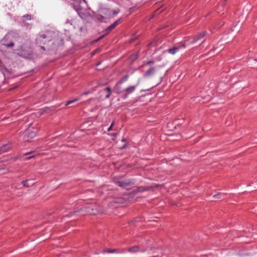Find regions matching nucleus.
Returning a JSON list of instances; mask_svg holds the SVG:
<instances>
[{"label": "nucleus", "mask_w": 257, "mask_h": 257, "mask_svg": "<svg viewBox=\"0 0 257 257\" xmlns=\"http://www.w3.org/2000/svg\"><path fill=\"white\" fill-rule=\"evenodd\" d=\"M2 169H3L2 168H0V170H2Z\"/></svg>", "instance_id": "nucleus-38"}, {"label": "nucleus", "mask_w": 257, "mask_h": 257, "mask_svg": "<svg viewBox=\"0 0 257 257\" xmlns=\"http://www.w3.org/2000/svg\"><path fill=\"white\" fill-rule=\"evenodd\" d=\"M87 214L90 215H94L96 213V210H95L92 207V206H89L85 208Z\"/></svg>", "instance_id": "nucleus-14"}, {"label": "nucleus", "mask_w": 257, "mask_h": 257, "mask_svg": "<svg viewBox=\"0 0 257 257\" xmlns=\"http://www.w3.org/2000/svg\"><path fill=\"white\" fill-rule=\"evenodd\" d=\"M80 98H76L73 100H69L67 102L66 104V105H68L70 104H72L75 102H76L77 101H78L79 100H80Z\"/></svg>", "instance_id": "nucleus-21"}, {"label": "nucleus", "mask_w": 257, "mask_h": 257, "mask_svg": "<svg viewBox=\"0 0 257 257\" xmlns=\"http://www.w3.org/2000/svg\"><path fill=\"white\" fill-rule=\"evenodd\" d=\"M11 146L9 144H5L0 147V155L9 151L11 149Z\"/></svg>", "instance_id": "nucleus-12"}, {"label": "nucleus", "mask_w": 257, "mask_h": 257, "mask_svg": "<svg viewBox=\"0 0 257 257\" xmlns=\"http://www.w3.org/2000/svg\"><path fill=\"white\" fill-rule=\"evenodd\" d=\"M116 135V134H113L112 135V136H115Z\"/></svg>", "instance_id": "nucleus-37"}, {"label": "nucleus", "mask_w": 257, "mask_h": 257, "mask_svg": "<svg viewBox=\"0 0 257 257\" xmlns=\"http://www.w3.org/2000/svg\"><path fill=\"white\" fill-rule=\"evenodd\" d=\"M13 36L12 38L13 41H15L20 44L21 45L24 43V37L23 36L19 35L16 33H11Z\"/></svg>", "instance_id": "nucleus-8"}, {"label": "nucleus", "mask_w": 257, "mask_h": 257, "mask_svg": "<svg viewBox=\"0 0 257 257\" xmlns=\"http://www.w3.org/2000/svg\"><path fill=\"white\" fill-rule=\"evenodd\" d=\"M206 34V31H203L201 33H200L197 36L195 37L193 40L191 42V44H194L197 42L198 41L201 40L202 38L204 37V36Z\"/></svg>", "instance_id": "nucleus-10"}, {"label": "nucleus", "mask_w": 257, "mask_h": 257, "mask_svg": "<svg viewBox=\"0 0 257 257\" xmlns=\"http://www.w3.org/2000/svg\"><path fill=\"white\" fill-rule=\"evenodd\" d=\"M56 34L54 31L47 30L44 33H39L36 39V44L39 46L45 44L55 38Z\"/></svg>", "instance_id": "nucleus-1"}, {"label": "nucleus", "mask_w": 257, "mask_h": 257, "mask_svg": "<svg viewBox=\"0 0 257 257\" xmlns=\"http://www.w3.org/2000/svg\"><path fill=\"white\" fill-rule=\"evenodd\" d=\"M89 91L84 92H83V93L82 94V95H87V94H89Z\"/></svg>", "instance_id": "nucleus-34"}, {"label": "nucleus", "mask_w": 257, "mask_h": 257, "mask_svg": "<svg viewBox=\"0 0 257 257\" xmlns=\"http://www.w3.org/2000/svg\"><path fill=\"white\" fill-rule=\"evenodd\" d=\"M119 12V11L117 10V11H113V15H117Z\"/></svg>", "instance_id": "nucleus-30"}, {"label": "nucleus", "mask_w": 257, "mask_h": 257, "mask_svg": "<svg viewBox=\"0 0 257 257\" xmlns=\"http://www.w3.org/2000/svg\"><path fill=\"white\" fill-rule=\"evenodd\" d=\"M12 36L11 33L7 34L2 41L3 45L8 48L13 47L14 43L12 38Z\"/></svg>", "instance_id": "nucleus-4"}, {"label": "nucleus", "mask_w": 257, "mask_h": 257, "mask_svg": "<svg viewBox=\"0 0 257 257\" xmlns=\"http://www.w3.org/2000/svg\"><path fill=\"white\" fill-rule=\"evenodd\" d=\"M114 124H115V121H113L111 122V123L110 125L109 126V127L107 129V131L108 132H109V131H111L112 130V127H113V125H114Z\"/></svg>", "instance_id": "nucleus-27"}, {"label": "nucleus", "mask_w": 257, "mask_h": 257, "mask_svg": "<svg viewBox=\"0 0 257 257\" xmlns=\"http://www.w3.org/2000/svg\"><path fill=\"white\" fill-rule=\"evenodd\" d=\"M106 12L107 13H109V15H110V11L109 10H106Z\"/></svg>", "instance_id": "nucleus-36"}, {"label": "nucleus", "mask_w": 257, "mask_h": 257, "mask_svg": "<svg viewBox=\"0 0 257 257\" xmlns=\"http://www.w3.org/2000/svg\"><path fill=\"white\" fill-rule=\"evenodd\" d=\"M114 182L118 186L122 188H125L126 187L132 184V182L128 180H122L118 179H114Z\"/></svg>", "instance_id": "nucleus-6"}, {"label": "nucleus", "mask_w": 257, "mask_h": 257, "mask_svg": "<svg viewBox=\"0 0 257 257\" xmlns=\"http://www.w3.org/2000/svg\"><path fill=\"white\" fill-rule=\"evenodd\" d=\"M35 136V134L33 132H32L31 133H30L29 136H30V137L31 138H33V137H34Z\"/></svg>", "instance_id": "nucleus-28"}, {"label": "nucleus", "mask_w": 257, "mask_h": 257, "mask_svg": "<svg viewBox=\"0 0 257 257\" xmlns=\"http://www.w3.org/2000/svg\"><path fill=\"white\" fill-rule=\"evenodd\" d=\"M31 154H33V155L27 157L26 158V160H30L31 158H33L35 155H37V153L36 152V151H32L29 153H27L25 154L24 155L27 156V155H29Z\"/></svg>", "instance_id": "nucleus-16"}, {"label": "nucleus", "mask_w": 257, "mask_h": 257, "mask_svg": "<svg viewBox=\"0 0 257 257\" xmlns=\"http://www.w3.org/2000/svg\"><path fill=\"white\" fill-rule=\"evenodd\" d=\"M139 82H138L137 84L134 86H131L127 87L123 90V93L121 94V97L123 99H125L127 98L128 94L133 93L136 89V87L139 85Z\"/></svg>", "instance_id": "nucleus-5"}, {"label": "nucleus", "mask_w": 257, "mask_h": 257, "mask_svg": "<svg viewBox=\"0 0 257 257\" xmlns=\"http://www.w3.org/2000/svg\"><path fill=\"white\" fill-rule=\"evenodd\" d=\"M121 19H119L113 23L108 26L106 29L103 30V32L104 34L101 37H99L96 41L101 40L104 36L108 35L113 29H114L118 24L121 23Z\"/></svg>", "instance_id": "nucleus-3"}, {"label": "nucleus", "mask_w": 257, "mask_h": 257, "mask_svg": "<svg viewBox=\"0 0 257 257\" xmlns=\"http://www.w3.org/2000/svg\"><path fill=\"white\" fill-rule=\"evenodd\" d=\"M155 73V69L153 67H150L144 74L145 77H150L152 76Z\"/></svg>", "instance_id": "nucleus-11"}, {"label": "nucleus", "mask_w": 257, "mask_h": 257, "mask_svg": "<svg viewBox=\"0 0 257 257\" xmlns=\"http://www.w3.org/2000/svg\"><path fill=\"white\" fill-rule=\"evenodd\" d=\"M148 190V188H146V187H143V186H141V187H139V188H138L137 191L138 192H144L145 191H147Z\"/></svg>", "instance_id": "nucleus-24"}, {"label": "nucleus", "mask_w": 257, "mask_h": 257, "mask_svg": "<svg viewBox=\"0 0 257 257\" xmlns=\"http://www.w3.org/2000/svg\"><path fill=\"white\" fill-rule=\"evenodd\" d=\"M73 8L76 11V12L80 11L82 8L80 5L78 4L73 5Z\"/></svg>", "instance_id": "nucleus-20"}, {"label": "nucleus", "mask_w": 257, "mask_h": 257, "mask_svg": "<svg viewBox=\"0 0 257 257\" xmlns=\"http://www.w3.org/2000/svg\"><path fill=\"white\" fill-rule=\"evenodd\" d=\"M185 47V45H180L179 46H174L172 48H170L168 49L167 51L169 53L174 55L181 48H184Z\"/></svg>", "instance_id": "nucleus-9"}, {"label": "nucleus", "mask_w": 257, "mask_h": 257, "mask_svg": "<svg viewBox=\"0 0 257 257\" xmlns=\"http://www.w3.org/2000/svg\"><path fill=\"white\" fill-rule=\"evenodd\" d=\"M102 253H118V250L117 249H106L102 251Z\"/></svg>", "instance_id": "nucleus-17"}, {"label": "nucleus", "mask_w": 257, "mask_h": 257, "mask_svg": "<svg viewBox=\"0 0 257 257\" xmlns=\"http://www.w3.org/2000/svg\"><path fill=\"white\" fill-rule=\"evenodd\" d=\"M41 48V49H42L43 50H45V48L44 47V46H42V45H41V46H39Z\"/></svg>", "instance_id": "nucleus-33"}, {"label": "nucleus", "mask_w": 257, "mask_h": 257, "mask_svg": "<svg viewBox=\"0 0 257 257\" xmlns=\"http://www.w3.org/2000/svg\"><path fill=\"white\" fill-rule=\"evenodd\" d=\"M138 56V54L137 53H134L130 56V60L132 61H134L135 60H136L137 59Z\"/></svg>", "instance_id": "nucleus-22"}, {"label": "nucleus", "mask_w": 257, "mask_h": 257, "mask_svg": "<svg viewBox=\"0 0 257 257\" xmlns=\"http://www.w3.org/2000/svg\"><path fill=\"white\" fill-rule=\"evenodd\" d=\"M147 248H144L142 245H135L130 247L127 249V251L132 253H135L139 251L144 252L147 250Z\"/></svg>", "instance_id": "nucleus-7"}, {"label": "nucleus", "mask_w": 257, "mask_h": 257, "mask_svg": "<svg viewBox=\"0 0 257 257\" xmlns=\"http://www.w3.org/2000/svg\"><path fill=\"white\" fill-rule=\"evenodd\" d=\"M154 63V61H149L148 62H147V64L148 65H151V64H153Z\"/></svg>", "instance_id": "nucleus-31"}, {"label": "nucleus", "mask_w": 257, "mask_h": 257, "mask_svg": "<svg viewBox=\"0 0 257 257\" xmlns=\"http://www.w3.org/2000/svg\"><path fill=\"white\" fill-rule=\"evenodd\" d=\"M222 195V194L221 193H217V194L213 195V198H216V199H221Z\"/></svg>", "instance_id": "nucleus-25"}, {"label": "nucleus", "mask_w": 257, "mask_h": 257, "mask_svg": "<svg viewBox=\"0 0 257 257\" xmlns=\"http://www.w3.org/2000/svg\"><path fill=\"white\" fill-rule=\"evenodd\" d=\"M96 18L97 19L101 22H104V20L105 19V18L103 16H102V15H98L96 17Z\"/></svg>", "instance_id": "nucleus-23"}, {"label": "nucleus", "mask_w": 257, "mask_h": 257, "mask_svg": "<svg viewBox=\"0 0 257 257\" xmlns=\"http://www.w3.org/2000/svg\"><path fill=\"white\" fill-rule=\"evenodd\" d=\"M83 10L82 9V8H81L80 11H79L77 12V14L79 15V16L82 18L84 16V14L83 13Z\"/></svg>", "instance_id": "nucleus-26"}, {"label": "nucleus", "mask_w": 257, "mask_h": 257, "mask_svg": "<svg viewBox=\"0 0 257 257\" xmlns=\"http://www.w3.org/2000/svg\"><path fill=\"white\" fill-rule=\"evenodd\" d=\"M101 92L102 93H106V95L105 96V98L106 99L108 98L111 94V90L109 87H105L103 89L101 90Z\"/></svg>", "instance_id": "nucleus-13"}, {"label": "nucleus", "mask_w": 257, "mask_h": 257, "mask_svg": "<svg viewBox=\"0 0 257 257\" xmlns=\"http://www.w3.org/2000/svg\"><path fill=\"white\" fill-rule=\"evenodd\" d=\"M28 180H23L22 182V183L23 184V186L25 187H30L31 186H32L34 183L30 184L28 183Z\"/></svg>", "instance_id": "nucleus-19"}, {"label": "nucleus", "mask_w": 257, "mask_h": 257, "mask_svg": "<svg viewBox=\"0 0 257 257\" xmlns=\"http://www.w3.org/2000/svg\"><path fill=\"white\" fill-rule=\"evenodd\" d=\"M128 76L127 75H126L122 78H121L117 83H118V84H121L122 83L126 81L128 79Z\"/></svg>", "instance_id": "nucleus-18"}, {"label": "nucleus", "mask_w": 257, "mask_h": 257, "mask_svg": "<svg viewBox=\"0 0 257 257\" xmlns=\"http://www.w3.org/2000/svg\"><path fill=\"white\" fill-rule=\"evenodd\" d=\"M97 51V50H95V51H93L92 52V55H94L96 53Z\"/></svg>", "instance_id": "nucleus-35"}, {"label": "nucleus", "mask_w": 257, "mask_h": 257, "mask_svg": "<svg viewBox=\"0 0 257 257\" xmlns=\"http://www.w3.org/2000/svg\"><path fill=\"white\" fill-rule=\"evenodd\" d=\"M24 17L26 18L27 20H31V16L30 15H27L26 16H25Z\"/></svg>", "instance_id": "nucleus-29"}, {"label": "nucleus", "mask_w": 257, "mask_h": 257, "mask_svg": "<svg viewBox=\"0 0 257 257\" xmlns=\"http://www.w3.org/2000/svg\"><path fill=\"white\" fill-rule=\"evenodd\" d=\"M18 54L26 59H30L33 57L31 49L30 47L24 48L22 45H20V48L18 49Z\"/></svg>", "instance_id": "nucleus-2"}, {"label": "nucleus", "mask_w": 257, "mask_h": 257, "mask_svg": "<svg viewBox=\"0 0 257 257\" xmlns=\"http://www.w3.org/2000/svg\"><path fill=\"white\" fill-rule=\"evenodd\" d=\"M226 1V0H224L223 2H222V3H221V6H222V7H224V5H225V1Z\"/></svg>", "instance_id": "nucleus-32"}, {"label": "nucleus", "mask_w": 257, "mask_h": 257, "mask_svg": "<svg viewBox=\"0 0 257 257\" xmlns=\"http://www.w3.org/2000/svg\"><path fill=\"white\" fill-rule=\"evenodd\" d=\"M115 91L117 94H123V90H121L120 87V84H118V83H117L115 86Z\"/></svg>", "instance_id": "nucleus-15"}]
</instances>
